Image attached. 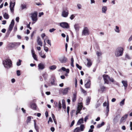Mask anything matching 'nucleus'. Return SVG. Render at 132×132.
Listing matches in <instances>:
<instances>
[{"label":"nucleus","instance_id":"nucleus-38","mask_svg":"<svg viewBox=\"0 0 132 132\" xmlns=\"http://www.w3.org/2000/svg\"><path fill=\"white\" fill-rule=\"evenodd\" d=\"M74 27L75 30L76 31H78L79 30V26L78 24H76L74 26Z\"/></svg>","mask_w":132,"mask_h":132},{"label":"nucleus","instance_id":"nucleus-29","mask_svg":"<svg viewBox=\"0 0 132 132\" xmlns=\"http://www.w3.org/2000/svg\"><path fill=\"white\" fill-rule=\"evenodd\" d=\"M39 55L43 59H45L46 58V55L45 54L43 55V54L41 52H39Z\"/></svg>","mask_w":132,"mask_h":132},{"label":"nucleus","instance_id":"nucleus-2","mask_svg":"<svg viewBox=\"0 0 132 132\" xmlns=\"http://www.w3.org/2000/svg\"><path fill=\"white\" fill-rule=\"evenodd\" d=\"M123 49L121 47L117 48L115 52V55L116 56H122L123 54Z\"/></svg>","mask_w":132,"mask_h":132},{"label":"nucleus","instance_id":"nucleus-47","mask_svg":"<svg viewBox=\"0 0 132 132\" xmlns=\"http://www.w3.org/2000/svg\"><path fill=\"white\" fill-rule=\"evenodd\" d=\"M21 7L22 10L23 9L26 8V5H25L22 4Z\"/></svg>","mask_w":132,"mask_h":132},{"label":"nucleus","instance_id":"nucleus-28","mask_svg":"<svg viewBox=\"0 0 132 132\" xmlns=\"http://www.w3.org/2000/svg\"><path fill=\"white\" fill-rule=\"evenodd\" d=\"M105 87L104 86H101L100 87V88L98 90L99 91H101L102 92L105 91Z\"/></svg>","mask_w":132,"mask_h":132},{"label":"nucleus","instance_id":"nucleus-49","mask_svg":"<svg viewBox=\"0 0 132 132\" xmlns=\"http://www.w3.org/2000/svg\"><path fill=\"white\" fill-rule=\"evenodd\" d=\"M47 40V43L49 44L50 46L51 45V40L48 39V38H47V39H46V40Z\"/></svg>","mask_w":132,"mask_h":132},{"label":"nucleus","instance_id":"nucleus-43","mask_svg":"<svg viewBox=\"0 0 132 132\" xmlns=\"http://www.w3.org/2000/svg\"><path fill=\"white\" fill-rule=\"evenodd\" d=\"M21 61L20 60H19V62H18L16 63L17 65L18 66H19L21 65Z\"/></svg>","mask_w":132,"mask_h":132},{"label":"nucleus","instance_id":"nucleus-18","mask_svg":"<svg viewBox=\"0 0 132 132\" xmlns=\"http://www.w3.org/2000/svg\"><path fill=\"white\" fill-rule=\"evenodd\" d=\"M121 82L125 87V89H126L128 86L127 81L123 80Z\"/></svg>","mask_w":132,"mask_h":132},{"label":"nucleus","instance_id":"nucleus-60","mask_svg":"<svg viewBox=\"0 0 132 132\" xmlns=\"http://www.w3.org/2000/svg\"><path fill=\"white\" fill-rule=\"evenodd\" d=\"M45 33L42 34L41 35V37H42L43 39H44V37L45 36Z\"/></svg>","mask_w":132,"mask_h":132},{"label":"nucleus","instance_id":"nucleus-22","mask_svg":"<svg viewBox=\"0 0 132 132\" xmlns=\"http://www.w3.org/2000/svg\"><path fill=\"white\" fill-rule=\"evenodd\" d=\"M87 66L88 67H90L92 64V62L91 60L89 59H87Z\"/></svg>","mask_w":132,"mask_h":132},{"label":"nucleus","instance_id":"nucleus-37","mask_svg":"<svg viewBox=\"0 0 132 132\" xmlns=\"http://www.w3.org/2000/svg\"><path fill=\"white\" fill-rule=\"evenodd\" d=\"M125 99L122 100L120 103V105L121 106H123L125 104Z\"/></svg>","mask_w":132,"mask_h":132},{"label":"nucleus","instance_id":"nucleus-25","mask_svg":"<svg viewBox=\"0 0 132 132\" xmlns=\"http://www.w3.org/2000/svg\"><path fill=\"white\" fill-rule=\"evenodd\" d=\"M84 122V119L83 118H81L78 121L77 124L79 125H80L81 124L83 123Z\"/></svg>","mask_w":132,"mask_h":132},{"label":"nucleus","instance_id":"nucleus-39","mask_svg":"<svg viewBox=\"0 0 132 132\" xmlns=\"http://www.w3.org/2000/svg\"><path fill=\"white\" fill-rule=\"evenodd\" d=\"M64 101H65L64 100H62V107L64 109H65L66 108V106Z\"/></svg>","mask_w":132,"mask_h":132},{"label":"nucleus","instance_id":"nucleus-5","mask_svg":"<svg viewBox=\"0 0 132 132\" xmlns=\"http://www.w3.org/2000/svg\"><path fill=\"white\" fill-rule=\"evenodd\" d=\"M69 14V10L67 8H65L63 10L61 15L63 17L66 18L68 16Z\"/></svg>","mask_w":132,"mask_h":132},{"label":"nucleus","instance_id":"nucleus-14","mask_svg":"<svg viewBox=\"0 0 132 132\" xmlns=\"http://www.w3.org/2000/svg\"><path fill=\"white\" fill-rule=\"evenodd\" d=\"M21 43L20 42H14L11 43V45L13 47H18L19 46Z\"/></svg>","mask_w":132,"mask_h":132},{"label":"nucleus","instance_id":"nucleus-16","mask_svg":"<svg viewBox=\"0 0 132 132\" xmlns=\"http://www.w3.org/2000/svg\"><path fill=\"white\" fill-rule=\"evenodd\" d=\"M45 65L42 63L39 64L38 65V67L39 70H43L45 68Z\"/></svg>","mask_w":132,"mask_h":132},{"label":"nucleus","instance_id":"nucleus-63","mask_svg":"<svg viewBox=\"0 0 132 132\" xmlns=\"http://www.w3.org/2000/svg\"><path fill=\"white\" fill-rule=\"evenodd\" d=\"M121 128L122 130H125L126 129V127L125 126H123Z\"/></svg>","mask_w":132,"mask_h":132},{"label":"nucleus","instance_id":"nucleus-1","mask_svg":"<svg viewBox=\"0 0 132 132\" xmlns=\"http://www.w3.org/2000/svg\"><path fill=\"white\" fill-rule=\"evenodd\" d=\"M3 64L5 68L8 69L12 67V61L9 59H6L3 61Z\"/></svg>","mask_w":132,"mask_h":132},{"label":"nucleus","instance_id":"nucleus-56","mask_svg":"<svg viewBox=\"0 0 132 132\" xmlns=\"http://www.w3.org/2000/svg\"><path fill=\"white\" fill-rule=\"evenodd\" d=\"M47 39V37H46V38L44 40V46H45L46 45V43L45 42V40H46V39Z\"/></svg>","mask_w":132,"mask_h":132},{"label":"nucleus","instance_id":"nucleus-44","mask_svg":"<svg viewBox=\"0 0 132 132\" xmlns=\"http://www.w3.org/2000/svg\"><path fill=\"white\" fill-rule=\"evenodd\" d=\"M44 50L46 52H47L48 51V47L45 46H44Z\"/></svg>","mask_w":132,"mask_h":132},{"label":"nucleus","instance_id":"nucleus-52","mask_svg":"<svg viewBox=\"0 0 132 132\" xmlns=\"http://www.w3.org/2000/svg\"><path fill=\"white\" fill-rule=\"evenodd\" d=\"M56 29L54 28H52V29H51L49 30V31L50 32H52L54 31Z\"/></svg>","mask_w":132,"mask_h":132},{"label":"nucleus","instance_id":"nucleus-10","mask_svg":"<svg viewBox=\"0 0 132 132\" xmlns=\"http://www.w3.org/2000/svg\"><path fill=\"white\" fill-rule=\"evenodd\" d=\"M59 60L61 63H64L66 62L67 59L65 57L63 56L60 57L59 58Z\"/></svg>","mask_w":132,"mask_h":132},{"label":"nucleus","instance_id":"nucleus-15","mask_svg":"<svg viewBox=\"0 0 132 132\" xmlns=\"http://www.w3.org/2000/svg\"><path fill=\"white\" fill-rule=\"evenodd\" d=\"M103 106H106V112L108 113L109 111V103H107L106 102H105L103 104Z\"/></svg>","mask_w":132,"mask_h":132},{"label":"nucleus","instance_id":"nucleus-51","mask_svg":"<svg viewBox=\"0 0 132 132\" xmlns=\"http://www.w3.org/2000/svg\"><path fill=\"white\" fill-rule=\"evenodd\" d=\"M125 57H126V58L128 59H130V57L129 55L127 54H126Z\"/></svg>","mask_w":132,"mask_h":132},{"label":"nucleus","instance_id":"nucleus-6","mask_svg":"<svg viewBox=\"0 0 132 132\" xmlns=\"http://www.w3.org/2000/svg\"><path fill=\"white\" fill-rule=\"evenodd\" d=\"M89 31L88 28L86 27H84L83 29L82 32V36H87L89 34Z\"/></svg>","mask_w":132,"mask_h":132},{"label":"nucleus","instance_id":"nucleus-19","mask_svg":"<svg viewBox=\"0 0 132 132\" xmlns=\"http://www.w3.org/2000/svg\"><path fill=\"white\" fill-rule=\"evenodd\" d=\"M128 115L126 114L122 117L120 120V123H121L123 121H125L128 117Z\"/></svg>","mask_w":132,"mask_h":132},{"label":"nucleus","instance_id":"nucleus-11","mask_svg":"<svg viewBox=\"0 0 132 132\" xmlns=\"http://www.w3.org/2000/svg\"><path fill=\"white\" fill-rule=\"evenodd\" d=\"M15 2H13V3H12L11 1L10 2V7L11 12H14V7L15 5Z\"/></svg>","mask_w":132,"mask_h":132},{"label":"nucleus","instance_id":"nucleus-17","mask_svg":"<svg viewBox=\"0 0 132 132\" xmlns=\"http://www.w3.org/2000/svg\"><path fill=\"white\" fill-rule=\"evenodd\" d=\"M91 85V82L90 80H88L85 84V87L86 88H89Z\"/></svg>","mask_w":132,"mask_h":132},{"label":"nucleus","instance_id":"nucleus-3","mask_svg":"<svg viewBox=\"0 0 132 132\" xmlns=\"http://www.w3.org/2000/svg\"><path fill=\"white\" fill-rule=\"evenodd\" d=\"M103 76L105 83L108 84L109 83V81H110L112 82L114 81V80L113 78H110L108 75H103Z\"/></svg>","mask_w":132,"mask_h":132},{"label":"nucleus","instance_id":"nucleus-8","mask_svg":"<svg viewBox=\"0 0 132 132\" xmlns=\"http://www.w3.org/2000/svg\"><path fill=\"white\" fill-rule=\"evenodd\" d=\"M60 25L63 28H69V26L68 23L66 22H62L60 23Z\"/></svg>","mask_w":132,"mask_h":132},{"label":"nucleus","instance_id":"nucleus-21","mask_svg":"<svg viewBox=\"0 0 132 132\" xmlns=\"http://www.w3.org/2000/svg\"><path fill=\"white\" fill-rule=\"evenodd\" d=\"M107 7L106 6H104L102 8V13L104 14H106L107 10Z\"/></svg>","mask_w":132,"mask_h":132},{"label":"nucleus","instance_id":"nucleus-64","mask_svg":"<svg viewBox=\"0 0 132 132\" xmlns=\"http://www.w3.org/2000/svg\"><path fill=\"white\" fill-rule=\"evenodd\" d=\"M132 40V35H131L130 37L128 39V41L130 42Z\"/></svg>","mask_w":132,"mask_h":132},{"label":"nucleus","instance_id":"nucleus-26","mask_svg":"<svg viewBox=\"0 0 132 132\" xmlns=\"http://www.w3.org/2000/svg\"><path fill=\"white\" fill-rule=\"evenodd\" d=\"M91 98L89 97H87L86 99V104L87 105H88L90 102V100Z\"/></svg>","mask_w":132,"mask_h":132},{"label":"nucleus","instance_id":"nucleus-61","mask_svg":"<svg viewBox=\"0 0 132 132\" xmlns=\"http://www.w3.org/2000/svg\"><path fill=\"white\" fill-rule=\"evenodd\" d=\"M19 17H16L15 19L16 21V22H19Z\"/></svg>","mask_w":132,"mask_h":132},{"label":"nucleus","instance_id":"nucleus-24","mask_svg":"<svg viewBox=\"0 0 132 132\" xmlns=\"http://www.w3.org/2000/svg\"><path fill=\"white\" fill-rule=\"evenodd\" d=\"M42 76L45 80H46L47 79L48 77V75L46 72H45L43 73L42 74Z\"/></svg>","mask_w":132,"mask_h":132},{"label":"nucleus","instance_id":"nucleus-27","mask_svg":"<svg viewBox=\"0 0 132 132\" xmlns=\"http://www.w3.org/2000/svg\"><path fill=\"white\" fill-rule=\"evenodd\" d=\"M3 17L4 18L6 19H8L9 18L8 14L6 13H5L3 14Z\"/></svg>","mask_w":132,"mask_h":132},{"label":"nucleus","instance_id":"nucleus-40","mask_svg":"<svg viewBox=\"0 0 132 132\" xmlns=\"http://www.w3.org/2000/svg\"><path fill=\"white\" fill-rule=\"evenodd\" d=\"M34 127L35 129L37 131H38V126L36 125V123L35 122L34 123Z\"/></svg>","mask_w":132,"mask_h":132},{"label":"nucleus","instance_id":"nucleus-50","mask_svg":"<svg viewBox=\"0 0 132 132\" xmlns=\"http://www.w3.org/2000/svg\"><path fill=\"white\" fill-rule=\"evenodd\" d=\"M55 81L54 79H53L51 81V83L52 85H55Z\"/></svg>","mask_w":132,"mask_h":132},{"label":"nucleus","instance_id":"nucleus-35","mask_svg":"<svg viewBox=\"0 0 132 132\" xmlns=\"http://www.w3.org/2000/svg\"><path fill=\"white\" fill-rule=\"evenodd\" d=\"M82 106L81 104H79L78 105V106L77 108V109L78 110H79V111H80L82 108Z\"/></svg>","mask_w":132,"mask_h":132},{"label":"nucleus","instance_id":"nucleus-54","mask_svg":"<svg viewBox=\"0 0 132 132\" xmlns=\"http://www.w3.org/2000/svg\"><path fill=\"white\" fill-rule=\"evenodd\" d=\"M16 72H17V76H19L20 75V71L19 70H17V71H16Z\"/></svg>","mask_w":132,"mask_h":132},{"label":"nucleus","instance_id":"nucleus-53","mask_svg":"<svg viewBox=\"0 0 132 132\" xmlns=\"http://www.w3.org/2000/svg\"><path fill=\"white\" fill-rule=\"evenodd\" d=\"M44 14V13L43 12H40L39 13L38 16L39 17H40L41 16Z\"/></svg>","mask_w":132,"mask_h":132},{"label":"nucleus","instance_id":"nucleus-34","mask_svg":"<svg viewBox=\"0 0 132 132\" xmlns=\"http://www.w3.org/2000/svg\"><path fill=\"white\" fill-rule=\"evenodd\" d=\"M96 54L98 57L100 56L102 54V52L100 51H97Z\"/></svg>","mask_w":132,"mask_h":132},{"label":"nucleus","instance_id":"nucleus-46","mask_svg":"<svg viewBox=\"0 0 132 132\" xmlns=\"http://www.w3.org/2000/svg\"><path fill=\"white\" fill-rule=\"evenodd\" d=\"M77 6L78 9H81L82 7L81 5L80 4H77Z\"/></svg>","mask_w":132,"mask_h":132},{"label":"nucleus","instance_id":"nucleus-36","mask_svg":"<svg viewBox=\"0 0 132 132\" xmlns=\"http://www.w3.org/2000/svg\"><path fill=\"white\" fill-rule=\"evenodd\" d=\"M31 117L29 116L27 117V123H30L31 119Z\"/></svg>","mask_w":132,"mask_h":132},{"label":"nucleus","instance_id":"nucleus-48","mask_svg":"<svg viewBox=\"0 0 132 132\" xmlns=\"http://www.w3.org/2000/svg\"><path fill=\"white\" fill-rule=\"evenodd\" d=\"M76 66L78 68L79 70H81V69L82 67L81 66H80L78 64H76Z\"/></svg>","mask_w":132,"mask_h":132},{"label":"nucleus","instance_id":"nucleus-12","mask_svg":"<svg viewBox=\"0 0 132 132\" xmlns=\"http://www.w3.org/2000/svg\"><path fill=\"white\" fill-rule=\"evenodd\" d=\"M70 89L69 87H67L63 89L62 93L63 95H65L68 94L69 91Z\"/></svg>","mask_w":132,"mask_h":132},{"label":"nucleus","instance_id":"nucleus-9","mask_svg":"<svg viewBox=\"0 0 132 132\" xmlns=\"http://www.w3.org/2000/svg\"><path fill=\"white\" fill-rule=\"evenodd\" d=\"M14 20H12L11 22V23L10 25L9 28V29L8 31V32L9 33H10L11 32V30H12L13 28V26L14 25Z\"/></svg>","mask_w":132,"mask_h":132},{"label":"nucleus","instance_id":"nucleus-59","mask_svg":"<svg viewBox=\"0 0 132 132\" xmlns=\"http://www.w3.org/2000/svg\"><path fill=\"white\" fill-rule=\"evenodd\" d=\"M74 123H75V121L74 120H73L72 121V122L70 126V127H71L72 126L74 125Z\"/></svg>","mask_w":132,"mask_h":132},{"label":"nucleus","instance_id":"nucleus-20","mask_svg":"<svg viewBox=\"0 0 132 132\" xmlns=\"http://www.w3.org/2000/svg\"><path fill=\"white\" fill-rule=\"evenodd\" d=\"M120 118V115H118L116 116L114 119L113 120L114 122H117L119 119Z\"/></svg>","mask_w":132,"mask_h":132},{"label":"nucleus","instance_id":"nucleus-58","mask_svg":"<svg viewBox=\"0 0 132 132\" xmlns=\"http://www.w3.org/2000/svg\"><path fill=\"white\" fill-rule=\"evenodd\" d=\"M88 116H87L84 118V121L85 122H86L87 121V120L88 119Z\"/></svg>","mask_w":132,"mask_h":132},{"label":"nucleus","instance_id":"nucleus-42","mask_svg":"<svg viewBox=\"0 0 132 132\" xmlns=\"http://www.w3.org/2000/svg\"><path fill=\"white\" fill-rule=\"evenodd\" d=\"M75 17V15L74 14H72L70 16V19L71 20H72Z\"/></svg>","mask_w":132,"mask_h":132},{"label":"nucleus","instance_id":"nucleus-32","mask_svg":"<svg viewBox=\"0 0 132 132\" xmlns=\"http://www.w3.org/2000/svg\"><path fill=\"white\" fill-rule=\"evenodd\" d=\"M56 66L55 65H53L50 66L49 67V69L51 70H53L56 69Z\"/></svg>","mask_w":132,"mask_h":132},{"label":"nucleus","instance_id":"nucleus-33","mask_svg":"<svg viewBox=\"0 0 132 132\" xmlns=\"http://www.w3.org/2000/svg\"><path fill=\"white\" fill-rule=\"evenodd\" d=\"M104 124V122H102L100 124H98L97 125V127L98 128H99L103 126Z\"/></svg>","mask_w":132,"mask_h":132},{"label":"nucleus","instance_id":"nucleus-13","mask_svg":"<svg viewBox=\"0 0 132 132\" xmlns=\"http://www.w3.org/2000/svg\"><path fill=\"white\" fill-rule=\"evenodd\" d=\"M37 42L39 45L41 46H43V42L42 41L41 38L39 37H37Z\"/></svg>","mask_w":132,"mask_h":132},{"label":"nucleus","instance_id":"nucleus-45","mask_svg":"<svg viewBox=\"0 0 132 132\" xmlns=\"http://www.w3.org/2000/svg\"><path fill=\"white\" fill-rule=\"evenodd\" d=\"M75 111L74 110L71 111L70 112V114L71 117H72L73 115V113L75 112Z\"/></svg>","mask_w":132,"mask_h":132},{"label":"nucleus","instance_id":"nucleus-4","mask_svg":"<svg viewBox=\"0 0 132 132\" xmlns=\"http://www.w3.org/2000/svg\"><path fill=\"white\" fill-rule=\"evenodd\" d=\"M30 17L31 18L32 20L33 21L36 22L37 20V13L36 11L30 14Z\"/></svg>","mask_w":132,"mask_h":132},{"label":"nucleus","instance_id":"nucleus-7","mask_svg":"<svg viewBox=\"0 0 132 132\" xmlns=\"http://www.w3.org/2000/svg\"><path fill=\"white\" fill-rule=\"evenodd\" d=\"M85 127L84 125H81L80 126V127H78L76 128L74 130V132H80L84 130Z\"/></svg>","mask_w":132,"mask_h":132},{"label":"nucleus","instance_id":"nucleus-41","mask_svg":"<svg viewBox=\"0 0 132 132\" xmlns=\"http://www.w3.org/2000/svg\"><path fill=\"white\" fill-rule=\"evenodd\" d=\"M32 56L33 57L34 59L36 60L37 61V56L36 55V54H34L32 55Z\"/></svg>","mask_w":132,"mask_h":132},{"label":"nucleus","instance_id":"nucleus-31","mask_svg":"<svg viewBox=\"0 0 132 132\" xmlns=\"http://www.w3.org/2000/svg\"><path fill=\"white\" fill-rule=\"evenodd\" d=\"M31 108L34 109L36 110V105L35 104L33 103L31 106Z\"/></svg>","mask_w":132,"mask_h":132},{"label":"nucleus","instance_id":"nucleus-57","mask_svg":"<svg viewBox=\"0 0 132 132\" xmlns=\"http://www.w3.org/2000/svg\"><path fill=\"white\" fill-rule=\"evenodd\" d=\"M130 130H132V122L131 121H130Z\"/></svg>","mask_w":132,"mask_h":132},{"label":"nucleus","instance_id":"nucleus-55","mask_svg":"<svg viewBox=\"0 0 132 132\" xmlns=\"http://www.w3.org/2000/svg\"><path fill=\"white\" fill-rule=\"evenodd\" d=\"M58 106H59V108L60 109H61V104L60 102V101H59V104H58Z\"/></svg>","mask_w":132,"mask_h":132},{"label":"nucleus","instance_id":"nucleus-30","mask_svg":"<svg viewBox=\"0 0 132 132\" xmlns=\"http://www.w3.org/2000/svg\"><path fill=\"white\" fill-rule=\"evenodd\" d=\"M115 31L117 33H119L120 32V30H119V28L117 26H116V28L114 29Z\"/></svg>","mask_w":132,"mask_h":132},{"label":"nucleus","instance_id":"nucleus-62","mask_svg":"<svg viewBox=\"0 0 132 132\" xmlns=\"http://www.w3.org/2000/svg\"><path fill=\"white\" fill-rule=\"evenodd\" d=\"M51 130L52 132H54L55 130L54 128L53 127H52L51 128Z\"/></svg>","mask_w":132,"mask_h":132},{"label":"nucleus","instance_id":"nucleus-23","mask_svg":"<svg viewBox=\"0 0 132 132\" xmlns=\"http://www.w3.org/2000/svg\"><path fill=\"white\" fill-rule=\"evenodd\" d=\"M77 93L75 92L73 94V96L72 98V101L73 102H75L76 99Z\"/></svg>","mask_w":132,"mask_h":132}]
</instances>
